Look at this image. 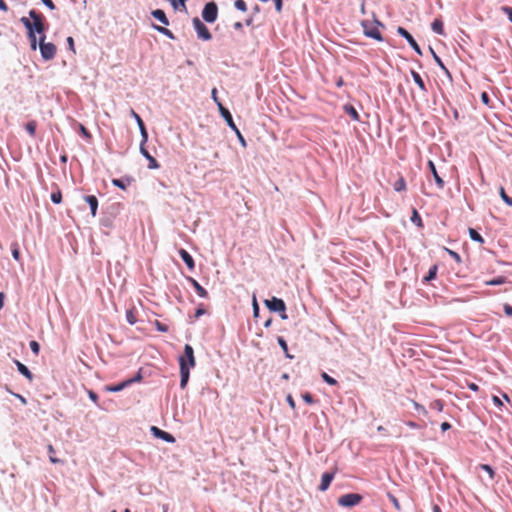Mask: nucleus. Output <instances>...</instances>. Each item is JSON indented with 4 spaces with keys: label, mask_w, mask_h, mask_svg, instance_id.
Listing matches in <instances>:
<instances>
[{
    "label": "nucleus",
    "mask_w": 512,
    "mask_h": 512,
    "mask_svg": "<svg viewBox=\"0 0 512 512\" xmlns=\"http://www.w3.org/2000/svg\"><path fill=\"white\" fill-rule=\"evenodd\" d=\"M361 26L363 28V33L366 37L374 39L379 42L383 41L382 34L380 33L378 27H384V25L375 16L374 23H371L368 20H363L361 22Z\"/></svg>",
    "instance_id": "obj_1"
},
{
    "label": "nucleus",
    "mask_w": 512,
    "mask_h": 512,
    "mask_svg": "<svg viewBox=\"0 0 512 512\" xmlns=\"http://www.w3.org/2000/svg\"><path fill=\"white\" fill-rule=\"evenodd\" d=\"M32 36H29L28 39L30 41V47L33 51L37 49V38L36 33L40 34L41 36L45 35V31L47 30V26L45 23V17L42 15L37 20L32 21Z\"/></svg>",
    "instance_id": "obj_2"
},
{
    "label": "nucleus",
    "mask_w": 512,
    "mask_h": 512,
    "mask_svg": "<svg viewBox=\"0 0 512 512\" xmlns=\"http://www.w3.org/2000/svg\"><path fill=\"white\" fill-rule=\"evenodd\" d=\"M219 112H220L221 116L223 117V119L225 120L226 124L236 133L237 138H238L239 142L241 143V145L243 147H246V140L243 137V135L241 134V132L239 131V129L237 128L236 124L234 123L231 112L226 107H224L222 104H219Z\"/></svg>",
    "instance_id": "obj_3"
},
{
    "label": "nucleus",
    "mask_w": 512,
    "mask_h": 512,
    "mask_svg": "<svg viewBox=\"0 0 512 512\" xmlns=\"http://www.w3.org/2000/svg\"><path fill=\"white\" fill-rule=\"evenodd\" d=\"M46 36L43 35L37 43V47L40 49L41 57L45 61L52 60L56 55V46L51 42H45Z\"/></svg>",
    "instance_id": "obj_4"
},
{
    "label": "nucleus",
    "mask_w": 512,
    "mask_h": 512,
    "mask_svg": "<svg viewBox=\"0 0 512 512\" xmlns=\"http://www.w3.org/2000/svg\"><path fill=\"white\" fill-rule=\"evenodd\" d=\"M265 305L271 312L280 313L281 319H287L286 304L283 299L273 296L265 300Z\"/></svg>",
    "instance_id": "obj_5"
},
{
    "label": "nucleus",
    "mask_w": 512,
    "mask_h": 512,
    "mask_svg": "<svg viewBox=\"0 0 512 512\" xmlns=\"http://www.w3.org/2000/svg\"><path fill=\"white\" fill-rule=\"evenodd\" d=\"M202 18L207 23H214L218 17V6L214 1L206 3L202 10Z\"/></svg>",
    "instance_id": "obj_6"
},
{
    "label": "nucleus",
    "mask_w": 512,
    "mask_h": 512,
    "mask_svg": "<svg viewBox=\"0 0 512 512\" xmlns=\"http://www.w3.org/2000/svg\"><path fill=\"white\" fill-rule=\"evenodd\" d=\"M182 364H185L190 369L196 365L194 349L190 344L184 346V353L179 357V366L182 367Z\"/></svg>",
    "instance_id": "obj_7"
},
{
    "label": "nucleus",
    "mask_w": 512,
    "mask_h": 512,
    "mask_svg": "<svg viewBox=\"0 0 512 512\" xmlns=\"http://www.w3.org/2000/svg\"><path fill=\"white\" fill-rule=\"evenodd\" d=\"M192 24L199 39L203 41H209L212 39V34L209 29L198 17H194L192 19Z\"/></svg>",
    "instance_id": "obj_8"
},
{
    "label": "nucleus",
    "mask_w": 512,
    "mask_h": 512,
    "mask_svg": "<svg viewBox=\"0 0 512 512\" xmlns=\"http://www.w3.org/2000/svg\"><path fill=\"white\" fill-rule=\"evenodd\" d=\"M363 497L362 495L358 493H347L342 496H340L337 500L338 505L342 507H354L358 505L362 501Z\"/></svg>",
    "instance_id": "obj_9"
},
{
    "label": "nucleus",
    "mask_w": 512,
    "mask_h": 512,
    "mask_svg": "<svg viewBox=\"0 0 512 512\" xmlns=\"http://www.w3.org/2000/svg\"><path fill=\"white\" fill-rule=\"evenodd\" d=\"M397 33L402 36L409 43L410 47L420 56H422V50L414 37L404 28L399 26L397 28Z\"/></svg>",
    "instance_id": "obj_10"
},
{
    "label": "nucleus",
    "mask_w": 512,
    "mask_h": 512,
    "mask_svg": "<svg viewBox=\"0 0 512 512\" xmlns=\"http://www.w3.org/2000/svg\"><path fill=\"white\" fill-rule=\"evenodd\" d=\"M146 143L147 142H143V139H141L140 153L145 159H147L149 161V164H148L149 169H157V168H159V163L147 150Z\"/></svg>",
    "instance_id": "obj_11"
},
{
    "label": "nucleus",
    "mask_w": 512,
    "mask_h": 512,
    "mask_svg": "<svg viewBox=\"0 0 512 512\" xmlns=\"http://www.w3.org/2000/svg\"><path fill=\"white\" fill-rule=\"evenodd\" d=\"M150 431L153 436H155L156 438H159L167 443L175 442V437L172 434H170L156 426H151Z\"/></svg>",
    "instance_id": "obj_12"
},
{
    "label": "nucleus",
    "mask_w": 512,
    "mask_h": 512,
    "mask_svg": "<svg viewBox=\"0 0 512 512\" xmlns=\"http://www.w3.org/2000/svg\"><path fill=\"white\" fill-rule=\"evenodd\" d=\"M130 114L135 119V121L138 125L139 131L141 134V139H143V142H147L148 141V132H147L144 121L139 116V114L136 113L133 109L130 110Z\"/></svg>",
    "instance_id": "obj_13"
},
{
    "label": "nucleus",
    "mask_w": 512,
    "mask_h": 512,
    "mask_svg": "<svg viewBox=\"0 0 512 512\" xmlns=\"http://www.w3.org/2000/svg\"><path fill=\"white\" fill-rule=\"evenodd\" d=\"M134 181V178L131 176H124L122 178H114L112 179V184L121 189L126 190L127 187Z\"/></svg>",
    "instance_id": "obj_14"
},
{
    "label": "nucleus",
    "mask_w": 512,
    "mask_h": 512,
    "mask_svg": "<svg viewBox=\"0 0 512 512\" xmlns=\"http://www.w3.org/2000/svg\"><path fill=\"white\" fill-rule=\"evenodd\" d=\"M179 256L183 260V262L186 264L187 268L190 271H193L195 269V261H194L193 257L191 256V254L187 250H185L183 248L180 249Z\"/></svg>",
    "instance_id": "obj_15"
},
{
    "label": "nucleus",
    "mask_w": 512,
    "mask_h": 512,
    "mask_svg": "<svg viewBox=\"0 0 512 512\" xmlns=\"http://www.w3.org/2000/svg\"><path fill=\"white\" fill-rule=\"evenodd\" d=\"M334 476H335L334 472H325V473H323L322 477H321V482H320V485H319L318 489L321 492L326 491L329 488L332 480L334 479Z\"/></svg>",
    "instance_id": "obj_16"
},
{
    "label": "nucleus",
    "mask_w": 512,
    "mask_h": 512,
    "mask_svg": "<svg viewBox=\"0 0 512 512\" xmlns=\"http://www.w3.org/2000/svg\"><path fill=\"white\" fill-rule=\"evenodd\" d=\"M428 167H429V170L431 172V174L433 175V178L435 180V183L437 185V187L439 189H443L444 186H445V182L444 180L439 176L438 172H437V169H436V166L434 164L433 161L429 160L428 161Z\"/></svg>",
    "instance_id": "obj_17"
},
{
    "label": "nucleus",
    "mask_w": 512,
    "mask_h": 512,
    "mask_svg": "<svg viewBox=\"0 0 512 512\" xmlns=\"http://www.w3.org/2000/svg\"><path fill=\"white\" fill-rule=\"evenodd\" d=\"M187 281L192 285V287L195 289L197 295L201 298H208V292L205 288H203L197 280H195L192 277H187Z\"/></svg>",
    "instance_id": "obj_18"
},
{
    "label": "nucleus",
    "mask_w": 512,
    "mask_h": 512,
    "mask_svg": "<svg viewBox=\"0 0 512 512\" xmlns=\"http://www.w3.org/2000/svg\"><path fill=\"white\" fill-rule=\"evenodd\" d=\"M190 378V368L186 367L185 364H182L180 367V388L185 389Z\"/></svg>",
    "instance_id": "obj_19"
},
{
    "label": "nucleus",
    "mask_w": 512,
    "mask_h": 512,
    "mask_svg": "<svg viewBox=\"0 0 512 512\" xmlns=\"http://www.w3.org/2000/svg\"><path fill=\"white\" fill-rule=\"evenodd\" d=\"M85 202L89 205L91 215L93 217L96 216L98 210V199L95 195H86L84 196Z\"/></svg>",
    "instance_id": "obj_20"
},
{
    "label": "nucleus",
    "mask_w": 512,
    "mask_h": 512,
    "mask_svg": "<svg viewBox=\"0 0 512 512\" xmlns=\"http://www.w3.org/2000/svg\"><path fill=\"white\" fill-rule=\"evenodd\" d=\"M14 363H15V365L17 367L18 372L21 375H23L29 381L33 380L34 376H33L32 372L28 369V367L26 365H24L23 363H21L18 360H14Z\"/></svg>",
    "instance_id": "obj_21"
},
{
    "label": "nucleus",
    "mask_w": 512,
    "mask_h": 512,
    "mask_svg": "<svg viewBox=\"0 0 512 512\" xmlns=\"http://www.w3.org/2000/svg\"><path fill=\"white\" fill-rule=\"evenodd\" d=\"M151 16L161 22L163 25L168 26L169 19L166 16V13L162 9H155L151 11Z\"/></svg>",
    "instance_id": "obj_22"
},
{
    "label": "nucleus",
    "mask_w": 512,
    "mask_h": 512,
    "mask_svg": "<svg viewBox=\"0 0 512 512\" xmlns=\"http://www.w3.org/2000/svg\"><path fill=\"white\" fill-rule=\"evenodd\" d=\"M151 26H152V28L154 30H156L158 33L166 36L167 38H169L171 40H175L176 39V37L172 33V31L167 29L166 27H163V26H160V25H157V24H154V23Z\"/></svg>",
    "instance_id": "obj_23"
},
{
    "label": "nucleus",
    "mask_w": 512,
    "mask_h": 512,
    "mask_svg": "<svg viewBox=\"0 0 512 512\" xmlns=\"http://www.w3.org/2000/svg\"><path fill=\"white\" fill-rule=\"evenodd\" d=\"M411 76L415 82V84L423 91V92H427V88H426V85H425V82L423 81L421 75L414 71V70H411Z\"/></svg>",
    "instance_id": "obj_24"
},
{
    "label": "nucleus",
    "mask_w": 512,
    "mask_h": 512,
    "mask_svg": "<svg viewBox=\"0 0 512 512\" xmlns=\"http://www.w3.org/2000/svg\"><path fill=\"white\" fill-rule=\"evenodd\" d=\"M432 30L438 35H444V25L441 19L436 18L431 24Z\"/></svg>",
    "instance_id": "obj_25"
},
{
    "label": "nucleus",
    "mask_w": 512,
    "mask_h": 512,
    "mask_svg": "<svg viewBox=\"0 0 512 512\" xmlns=\"http://www.w3.org/2000/svg\"><path fill=\"white\" fill-rule=\"evenodd\" d=\"M430 51L432 53V56H433V59L434 61L436 62V64L440 67V69L447 75V76H451L449 70L447 69V67L444 65L443 61L441 60V58L434 52V50L430 47Z\"/></svg>",
    "instance_id": "obj_26"
},
{
    "label": "nucleus",
    "mask_w": 512,
    "mask_h": 512,
    "mask_svg": "<svg viewBox=\"0 0 512 512\" xmlns=\"http://www.w3.org/2000/svg\"><path fill=\"white\" fill-rule=\"evenodd\" d=\"M344 110L354 121L360 120L359 113L357 112L356 108L353 105L346 104L344 106Z\"/></svg>",
    "instance_id": "obj_27"
},
{
    "label": "nucleus",
    "mask_w": 512,
    "mask_h": 512,
    "mask_svg": "<svg viewBox=\"0 0 512 512\" xmlns=\"http://www.w3.org/2000/svg\"><path fill=\"white\" fill-rule=\"evenodd\" d=\"M127 387H128V383L124 380L116 385L105 386V390L108 392H120Z\"/></svg>",
    "instance_id": "obj_28"
},
{
    "label": "nucleus",
    "mask_w": 512,
    "mask_h": 512,
    "mask_svg": "<svg viewBox=\"0 0 512 512\" xmlns=\"http://www.w3.org/2000/svg\"><path fill=\"white\" fill-rule=\"evenodd\" d=\"M410 221L415 224L418 228H423V221H422V218L420 216V214L418 213L417 209L413 208L412 209V215L410 217Z\"/></svg>",
    "instance_id": "obj_29"
},
{
    "label": "nucleus",
    "mask_w": 512,
    "mask_h": 512,
    "mask_svg": "<svg viewBox=\"0 0 512 512\" xmlns=\"http://www.w3.org/2000/svg\"><path fill=\"white\" fill-rule=\"evenodd\" d=\"M437 271H438V266L436 264L432 265L429 268L427 275L423 278V283H427V282L434 280L437 276Z\"/></svg>",
    "instance_id": "obj_30"
},
{
    "label": "nucleus",
    "mask_w": 512,
    "mask_h": 512,
    "mask_svg": "<svg viewBox=\"0 0 512 512\" xmlns=\"http://www.w3.org/2000/svg\"><path fill=\"white\" fill-rule=\"evenodd\" d=\"M277 342H278L279 346L281 347V349L283 350L285 357L288 359H293L294 356L289 353L286 340L282 336H278Z\"/></svg>",
    "instance_id": "obj_31"
},
{
    "label": "nucleus",
    "mask_w": 512,
    "mask_h": 512,
    "mask_svg": "<svg viewBox=\"0 0 512 512\" xmlns=\"http://www.w3.org/2000/svg\"><path fill=\"white\" fill-rule=\"evenodd\" d=\"M11 253L15 261L21 263V254L19 250V244L17 242L11 243Z\"/></svg>",
    "instance_id": "obj_32"
},
{
    "label": "nucleus",
    "mask_w": 512,
    "mask_h": 512,
    "mask_svg": "<svg viewBox=\"0 0 512 512\" xmlns=\"http://www.w3.org/2000/svg\"><path fill=\"white\" fill-rule=\"evenodd\" d=\"M468 233H469V236L471 238L472 241H475V242H478L480 244H483L484 243V238L481 236V234L476 231L475 229L473 228H469L468 229Z\"/></svg>",
    "instance_id": "obj_33"
},
{
    "label": "nucleus",
    "mask_w": 512,
    "mask_h": 512,
    "mask_svg": "<svg viewBox=\"0 0 512 512\" xmlns=\"http://www.w3.org/2000/svg\"><path fill=\"white\" fill-rule=\"evenodd\" d=\"M393 188L397 192L406 191L407 187L405 179L403 177L398 178L393 184Z\"/></svg>",
    "instance_id": "obj_34"
},
{
    "label": "nucleus",
    "mask_w": 512,
    "mask_h": 512,
    "mask_svg": "<svg viewBox=\"0 0 512 512\" xmlns=\"http://www.w3.org/2000/svg\"><path fill=\"white\" fill-rule=\"evenodd\" d=\"M37 129V122L35 120H31L26 123L25 130L31 137H35Z\"/></svg>",
    "instance_id": "obj_35"
},
{
    "label": "nucleus",
    "mask_w": 512,
    "mask_h": 512,
    "mask_svg": "<svg viewBox=\"0 0 512 512\" xmlns=\"http://www.w3.org/2000/svg\"><path fill=\"white\" fill-rule=\"evenodd\" d=\"M506 282H507V278L505 276H498L489 281H486L485 284L488 286H498V285L505 284Z\"/></svg>",
    "instance_id": "obj_36"
},
{
    "label": "nucleus",
    "mask_w": 512,
    "mask_h": 512,
    "mask_svg": "<svg viewBox=\"0 0 512 512\" xmlns=\"http://www.w3.org/2000/svg\"><path fill=\"white\" fill-rule=\"evenodd\" d=\"M479 468L488 473L490 480H494L496 476L495 470L488 464H480Z\"/></svg>",
    "instance_id": "obj_37"
},
{
    "label": "nucleus",
    "mask_w": 512,
    "mask_h": 512,
    "mask_svg": "<svg viewBox=\"0 0 512 512\" xmlns=\"http://www.w3.org/2000/svg\"><path fill=\"white\" fill-rule=\"evenodd\" d=\"M20 22L23 24V26L27 29V35L28 37L29 36H32V29H31V26H32V21L27 18V17H22L20 19Z\"/></svg>",
    "instance_id": "obj_38"
},
{
    "label": "nucleus",
    "mask_w": 512,
    "mask_h": 512,
    "mask_svg": "<svg viewBox=\"0 0 512 512\" xmlns=\"http://www.w3.org/2000/svg\"><path fill=\"white\" fill-rule=\"evenodd\" d=\"M78 130L82 137H84L86 140H91L92 135L84 125L79 123Z\"/></svg>",
    "instance_id": "obj_39"
},
{
    "label": "nucleus",
    "mask_w": 512,
    "mask_h": 512,
    "mask_svg": "<svg viewBox=\"0 0 512 512\" xmlns=\"http://www.w3.org/2000/svg\"><path fill=\"white\" fill-rule=\"evenodd\" d=\"M444 403L440 399H436L430 403V408L433 410H436L438 412H441L443 410Z\"/></svg>",
    "instance_id": "obj_40"
},
{
    "label": "nucleus",
    "mask_w": 512,
    "mask_h": 512,
    "mask_svg": "<svg viewBox=\"0 0 512 512\" xmlns=\"http://www.w3.org/2000/svg\"><path fill=\"white\" fill-rule=\"evenodd\" d=\"M47 450H48V453H49V460H50L51 463L56 464V463H60L61 462L60 459H58V458L53 456L55 454V449H54V447L51 444L48 445Z\"/></svg>",
    "instance_id": "obj_41"
},
{
    "label": "nucleus",
    "mask_w": 512,
    "mask_h": 512,
    "mask_svg": "<svg viewBox=\"0 0 512 512\" xmlns=\"http://www.w3.org/2000/svg\"><path fill=\"white\" fill-rule=\"evenodd\" d=\"M322 380L327 383L328 385H337V380L334 379L333 377H331L330 375H328L326 372H323L322 375Z\"/></svg>",
    "instance_id": "obj_42"
},
{
    "label": "nucleus",
    "mask_w": 512,
    "mask_h": 512,
    "mask_svg": "<svg viewBox=\"0 0 512 512\" xmlns=\"http://www.w3.org/2000/svg\"><path fill=\"white\" fill-rule=\"evenodd\" d=\"M500 196L502 200L508 205L512 207V197L508 196L503 187H500Z\"/></svg>",
    "instance_id": "obj_43"
},
{
    "label": "nucleus",
    "mask_w": 512,
    "mask_h": 512,
    "mask_svg": "<svg viewBox=\"0 0 512 512\" xmlns=\"http://www.w3.org/2000/svg\"><path fill=\"white\" fill-rule=\"evenodd\" d=\"M234 7L241 12H246L248 9L247 4L244 0H236L234 2Z\"/></svg>",
    "instance_id": "obj_44"
},
{
    "label": "nucleus",
    "mask_w": 512,
    "mask_h": 512,
    "mask_svg": "<svg viewBox=\"0 0 512 512\" xmlns=\"http://www.w3.org/2000/svg\"><path fill=\"white\" fill-rule=\"evenodd\" d=\"M51 201L54 203V204H60L62 202V193L60 190H57L56 192H53L51 194Z\"/></svg>",
    "instance_id": "obj_45"
},
{
    "label": "nucleus",
    "mask_w": 512,
    "mask_h": 512,
    "mask_svg": "<svg viewBox=\"0 0 512 512\" xmlns=\"http://www.w3.org/2000/svg\"><path fill=\"white\" fill-rule=\"evenodd\" d=\"M252 308H253V317L258 318L259 313H260V307H259V304L257 302L255 295L253 296V300H252Z\"/></svg>",
    "instance_id": "obj_46"
},
{
    "label": "nucleus",
    "mask_w": 512,
    "mask_h": 512,
    "mask_svg": "<svg viewBox=\"0 0 512 512\" xmlns=\"http://www.w3.org/2000/svg\"><path fill=\"white\" fill-rule=\"evenodd\" d=\"M387 497L391 501V503L393 504L395 509L400 511L401 510V506H400V503H399L397 497L395 495H393L392 493H388Z\"/></svg>",
    "instance_id": "obj_47"
},
{
    "label": "nucleus",
    "mask_w": 512,
    "mask_h": 512,
    "mask_svg": "<svg viewBox=\"0 0 512 512\" xmlns=\"http://www.w3.org/2000/svg\"><path fill=\"white\" fill-rule=\"evenodd\" d=\"M444 250H445V251H446V252H447V253H448V254H449V255H450V256H451V257H452V258H453L457 263H461V262H462L461 256H460L457 252H455V251H453V250H451V249H448V248H446V247L444 248Z\"/></svg>",
    "instance_id": "obj_48"
},
{
    "label": "nucleus",
    "mask_w": 512,
    "mask_h": 512,
    "mask_svg": "<svg viewBox=\"0 0 512 512\" xmlns=\"http://www.w3.org/2000/svg\"><path fill=\"white\" fill-rule=\"evenodd\" d=\"M30 349L33 352V354L38 355L40 352V345L37 341L32 340L29 343Z\"/></svg>",
    "instance_id": "obj_49"
},
{
    "label": "nucleus",
    "mask_w": 512,
    "mask_h": 512,
    "mask_svg": "<svg viewBox=\"0 0 512 512\" xmlns=\"http://www.w3.org/2000/svg\"><path fill=\"white\" fill-rule=\"evenodd\" d=\"M126 320L131 325L136 323L137 320L132 310L126 311Z\"/></svg>",
    "instance_id": "obj_50"
},
{
    "label": "nucleus",
    "mask_w": 512,
    "mask_h": 512,
    "mask_svg": "<svg viewBox=\"0 0 512 512\" xmlns=\"http://www.w3.org/2000/svg\"><path fill=\"white\" fill-rule=\"evenodd\" d=\"M141 380H142V374H141V371H138L134 377L129 378L125 381L128 383V386H130L131 384L139 382Z\"/></svg>",
    "instance_id": "obj_51"
},
{
    "label": "nucleus",
    "mask_w": 512,
    "mask_h": 512,
    "mask_svg": "<svg viewBox=\"0 0 512 512\" xmlns=\"http://www.w3.org/2000/svg\"><path fill=\"white\" fill-rule=\"evenodd\" d=\"M204 314H206V310L204 308V305L203 304H199L198 307L196 308L195 310V315L194 317L196 319L200 318L201 316H203Z\"/></svg>",
    "instance_id": "obj_52"
},
{
    "label": "nucleus",
    "mask_w": 512,
    "mask_h": 512,
    "mask_svg": "<svg viewBox=\"0 0 512 512\" xmlns=\"http://www.w3.org/2000/svg\"><path fill=\"white\" fill-rule=\"evenodd\" d=\"M481 101L484 105L488 106V107H492L491 106V100H490V97H489V94L487 92H482L481 93Z\"/></svg>",
    "instance_id": "obj_53"
},
{
    "label": "nucleus",
    "mask_w": 512,
    "mask_h": 512,
    "mask_svg": "<svg viewBox=\"0 0 512 512\" xmlns=\"http://www.w3.org/2000/svg\"><path fill=\"white\" fill-rule=\"evenodd\" d=\"M302 399L307 404H313L315 402L313 395L311 393H309V392H306V393L302 394Z\"/></svg>",
    "instance_id": "obj_54"
},
{
    "label": "nucleus",
    "mask_w": 512,
    "mask_h": 512,
    "mask_svg": "<svg viewBox=\"0 0 512 512\" xmlns=\"http://www.w3.org/2000/svg\"><path fill=\"white\" fill-rule=\"evenodd\" d=\"M88 397L90 398L91 401H93L98 407L100 406L99 403H98V400H99V397L97 395V393H95L94 391L92 390H88Z\"/></svg>",
    "instance_id": "obj_55"
},
{
    "label": "nucleus",
    "mask_w": 512,
    "mask_h": 512,
    "mask_svg": "<svg viewBox=\"0 0 512 512\" xmlns=\"http://www.w3.org/2000/svg\"><path fill=\"white\" fill-rule=\"evenodd\" d=\"M414 407L416 411L421 412L424 416L428 415V411L423 405L418 404L417 402H414Z\"/></svg>",
    "instance_id": "obj_56"
},
{
    "label": "nucleus",
    "mask_w": 512,
    "mask_h": 512,
    "mask_svg": "<svg viewBox=\"0 0 512 512\" xmlns=\"http://www.w3.org/2000/svg\"><path fill=\"white\" fill-rule=\"evenodd\" d=\"M68 49L71 50L75 54V46L73 37L69 36L66 39Z\"/></svg>",
    "instance_id": "obj_57"
},
{
    "label": "nucleus",
    "mask_w": 512,
    "mask_h": 512,
    "mask_svg": "<svg viewBox=\"0 0 512 512\" xmlns=\"http://www.w3.org/2000/svg\"><path fill=\"white\" fill-rule=\"evenodd\" d=\"M156 325V329L160 332H167L168 331V326L166 324H163L159 321H156L155 323Z\"/></svg>",
    "instance_id": "obj_58"
},
{
    "label": "nucleus",
    "mask_w": 512,
    "mask_h": 512,
    "mask_svg": "<svg viewBox=\"0 0 512 512\" xmlns=\"http://www.w3.org/2000/svg\"><path fill=\"white\" fill-rule=\"evenodd\" d=\"M41 16H42V14L40 12H37L34 9L29 11V17L32 19V21L37 20Z\"/></svg>",
    "instance_id": "obj_59"
},
{
    "label": "nucleus",
    "mask_w": 512,
    "mask_h": 512,
    "mask_svg": "<svg viewBox=\"0 0 512 512\" xmlns=\"http://www.w3.org/2000/svg\"><path fill=\"white\" fill-rule=\"evenodd\" d=\"M211 96H212V99L214 100V102L216 103V105L219 107V104H222V103H221V101L219 100V98L217 96V89L216 88L212 89Z\"/></svg>",
    "instance_id": "obj_60"
},
{
    "label": "nucleus",
    "mask_w": 512,
    "mask_h": 512,
    "mask_svg": "<svg viewBox=\"0 0 512 512\" xmlns=\"http://www.w3.org/2000/svg\"><path fill=\"white\" fill-rule=\"evenodd\" d=\"M503 310H504V313L507 315V316H512V306L508 303H505L503 305Z\"/></svg>",
    "instance_id": "obj_61"
},
{
    "label": "nucleus",
    "mask_w": 512,
    "mask_h": 512,
    "mask_svg": "<svg viewBox=\"0 0 512 512\" xmlns=\"http://www.w3.org/2000/svg\"><path fill=\"white\" fill-rule=\"evenodd\" d=\"M41 2L50 10H54L56 8L52 0H41Z\"/></svg>",
    "instance_id": "obj_62"
},
{
    "label": "nucleus",
    "mask_w": 512,
    "mask_h": 512,
    "mask_svg": "<svg viewBox=\"0 0 512 512\" xmlns=\"http://www.w3.org/2000/svg\"><path fill=\"white\" fill-rule=\"evenodd\" d=\"M492 400L497 408L501 409L503 407V403L498 396H493Z\"/></svg>",
    "instance_id": "obj_63"
},
{
    "label": "nucleus",
    "mask_w": 512,
    "mask_h": 512,
    "mask_svg": "<svg viewBox=\"0 0 512 512\" xmlns=\"http://www.w3.org/2000/svg\"><path fill=\"white\" fill-rule=\"evenodd\" d=\"M101 224H102L103 226H105V227H112V221H111V219H110V218H108V217H103V218L101 219Z\"/></svg>",
    "instance_id": "obj_64"
}]
</instances>
